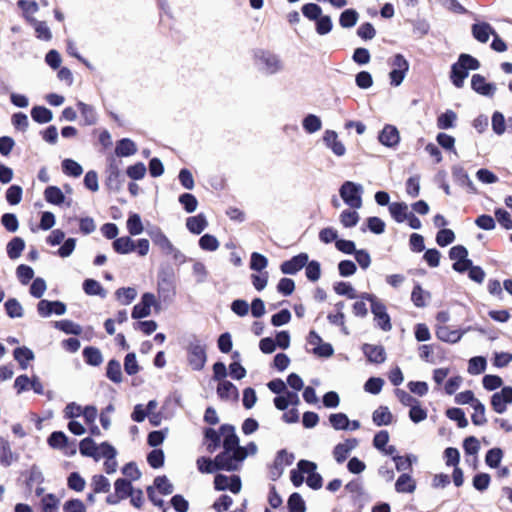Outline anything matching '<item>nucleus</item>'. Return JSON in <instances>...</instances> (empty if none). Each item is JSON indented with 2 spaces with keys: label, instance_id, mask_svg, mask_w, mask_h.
I'll return each instance as SVG.
<instances>
[{
  "label": "nucleus",
  "instance_id": "f257e3e1",
  "mask_svg": "<svg viewBox=\"0 0 512 512\" xmlns=\"http://www.w3.org/2000/svg\"><path fill=\"white\" fill-rule=\"evenodd\" d=\"M223 436V451L218 454V460L225 459L238 469L240 463L247 457L246 448L240 445L235 427L231 424H223L219 428Z\"/></svg>",
  "mask_w": 512,
  "mask_h": 512
},
{
  "label": "nucleus",
  "instance_id": "f03ea898",
  "mask_svg": "<svg viewBox=\"0 0 512 512\" xmlns=\"http://www.w3.org/2000/svg\"><path fill=\"white\" fill-rule=\"evenodd\" d=\"M479 68L480 62L477 58L467 53H461L457 61L451 65L450 80L456 88H462L469 71Z\"/></svg>",
  "mask_w": 512,
  "mask_h": 512
},
{
  "label": "nucleus",
  "instance_id": "7ed1b4c3",
  "mask_svg": "<svg viewBox=\"0 0 512 512\" xmlns=\"http://www.w3.org/2000/svg\"><path fill=\"white\" fill-rule=\"evenodd\" d=\"M254 60L259 72L266 76L275 75L284 69L280 56L268 50H255Z\"/></svg>",
  "mask_w": 512,
  "mask_h": 512
},
{
  "label": "nucleus",
  "instance_id": "20e7f679",
  "mask_svg": "<svg viewBox=\"0 0 512 512\" xmlns=\"http://www.w3.org/2000/svg\"><path fill=\"white\" fill-rule=\"evenodd\" d=\"M186 351L190 367L194 371L202 370L207 361L205 344L196 335H191L188 339Z\"/></svg>",
  "mask_w": 512,
  "mask_h": 512
},
{
  "label": "nucleus",
  "instance_id": "39448f33",
  "mask_svg": "<svg viewBox=\"0 0 512 512\" xmlns=\"http://www.w3.org/2000/svg\"><path fill=\"white\" fill-rule=\"evenodd\" d=\"M157 293L164 302H171L176 295L175 274L171 267H162L158 271Z\"/></svg>",
  "mask_w": 512,
  "mask_h": 512
},
{
  "label": "nucleus",
  "instance_id": "423d86ee",
  "mask_svg": "<svg viewBox=\"0 0 512 512\" xmlns=\"http://www.w3.org/2000/svg\"><path fill=\"white\" fill-rule=\"evenodd\" d=\"M362 193L363 186L352 181H345L339 189L342 200L353 209L362 207Z\"/></svg>",
  "mask_w": 512,
  "mask_h": 512
},
{
  "label": "nucleus",
  "instance_id": "0eeeda50",
  "mask_svg": "<svg viewBox=\"0 0 512 512\" xmlns=\"http://www.w3.org/2000/svg\"><path fill=\"white\" fill-rule=\"evenodd\" d=\"M197 469L203 474H212L216 471H236V466L232 465L230 461L225 459L218 460V455L214 459L206 456H201L196 460Z\"/></svg>",
  "mask_w": 512,
  "mask_h": 512
},
{
  "label": "nucleus",
  "instance_id": "6e6552de",
  "mask_svg": "<svg viewBox=\"0 0 512 512\" xmlns=\"http://www.w3.org/2000/svg\"><path fill=\"white\" fill-rule=\"evenodd\" d=\"M121 161L114 157L108 159V166L106 169L105 184L109 190L119 191L124 182V177L120 169Z\"/></svg>",
  "mask_w": 512,
  "mask_h": 512
},
{
  "label": "nucleus",
  "instance_id": "1a4fd4ad",
  "mask_svg": "<svg viewBox=\"0 0 512 512\" xmlns=\"http://www.w3.org/2000/svg\"><path fill=\"white\" fill-rule=\"evenodd\" d=\"M390 65L392 66L389 72L390 84L394 87H398L403 82L409 70V62L402 54H396L391 59Z\"/></svg>",
  "mask_w": 512,
  "mask_h": 512
},
{
  "label": "nucleus",
  "instance_id": "9d476101",
  "mask_svg": "<svg viewBox=\"0 0 512 512\" xmlns=\"http://www.w3.org/2000/svg\"><path fill=\"white\" fill-rule=\"evenodd\" d=\"M297 467L302 471V473H306L308 475L306 483L311 489L318 490L322 487L323 479L322 476L316 472V463L301 459L297 463Z\"/></svg>",
  "mask_w": 512,
  "mask_h": 512
},
{
  "label": "nucleus",
  "instance_id": "9b49d317",
  "mask_svg": "<svg viewBox=\"0 0 512 512\" xmlns=\"http://www.w3.org/2000/svg\"><path fill=\"white\" fill-rule=\"evenodd\" d=\"M295 457L294 454L288 453L285 449H281L277 452L274 459L273 465L270 468V477L272 480H277L281 477L285 466H290Z\"/></svg>",
  "mask_w": 512,
  "mask_h": 512
},
{
  "label": "nucleus",
  "instance_id": "f8f14e48",
  "mask_svg": "<svg viewBox=\"0 0 512 512\" xmlns=\"http://www.w3.org/2000/svg\"><path fill=\"white\" fill-rule=\"evenodd\" d=\"M156 305L155 295L153 293L146 292L141 296L140 302L133 307L131 316L133 319L148 317L151 314V307Z\"/></svg>",
  "mask_w": 512,
  "mask_h": 512
},
{
  "label": "nucleus",
  "instance_id": "ddd939ff",
  "mask_svg": "<svg viewBox=\"0 0 512 512\" xmlns=\"http://www.w3.org/2000/svg\"><path fill=\"white\" fill-rule=\"evenodd\" d=\"M507 404H512V387L504 386L501 391L495 392L491 396V406L498 414H503L507 409Z\"/></svg>",
  "mask_w": 512,
  "mask_h": 512
},
{
  "label": "nucleus",
  "instance_id": "4468645a",
  "mask_svg": "<svg viewBox=\"0 0 512 512\" xmlns=\"http://www.w3.org/2000/svg\"><path fill=\"white\" fill-rule=\"evenodd\" d=\"M307 263L308 254L302 252L293 256L291 259L282 262L280 265V270L283 274L295 275L300 270H302Z\"/></svg>",
  "mask_w": 512,
  "mask_h": 512
},
{
  "label": "nucleus",
  "instance_id": "2eb2a0df",
  "mask_svg": "<svg viewBox=\"0 0 512 512\" xmlns=\"http://www.w3.org/2000/svg\"><path fill=\"white\" fill-rule=\"evenodd\" d=\"M66 305L61 301H50L41 299L37 304V311L41 317H50L53 313L63 315L66 312Z\"/></svg>",
  "mask_w": 512,
  "mask_h": 512
},
{
  "label": "nucleus",
  "instance_id": "dca6fc26",
  "mask_svg": "<svg viewBox=\"0 0 512 512\" xmlns=\"http://www.w3.org/2000/svg\"><path fill=\"white\" fill-rule=\"evenodd\" d=\"M471 88L479 95L492 98L497 90L496 84L486 82L481 74H474L471 78Z\"/></svg>",
  "mask_w": 512,
  "mask_h": 512
},
{
  "label": "nucleus",
  "instance_id": "f3484780",
  "mask_svg": "<svg viewBox=\"0 0 512 512\" xmlns=\"http://www.w3.org/2000/svg\"><path fill=\"white\" fill-rule=\"evenodd\" d=\"M371 312L374 315V320L378 328L384 332H388L392 329L391 318L387 313L385 304L382 301L373 305V307H371Z\"/></svg>",
  "mask_w": 512,
  "mask_h": 512
},
{
  "label": "nucleus",
  "instance_id": "a211bd4d",
  "mask_svg": "<svg viewBox=\"0 0 512 512\" xmlns=\"http://www.w3.org/2000/svg\"><path fill=\"white\" fill-rule=\"evenodd\" d=\"M379 142L389 148L396 147L400 142V134L396 126L386 124L378 135Z\"/></svg>",
  "mask_w": 512,
  "mask_h": 512
},
{
  "label": "nucleus",
  "instance_id": "6ab92c4d",
  "mask_svg": "<svg viewBox=\"0 0 512 512\" xmlns=\"http://www.w3.org/2000/svg\"><path fill=\"white\" fill-rule=\"evenodd\" d=\"M146 232L152 242L163 252L167 253L168 251L174 250V245L159 227L153 226L150 229H147Z\"/></svg>",
  "mask_w": 512,
  "mask_h": 512
},
{
  "label": "nucleus",
  "instance_id": "aec40b11",
  "mask_svg": "<svg viewBox=\"0 0 512 512\" xmlns=\"http://www.w3.org/2000/svg\"><path fill=\"white\" fill-rule=\"evenodd\" d=\"M323 142L327 148H329L333 154L338 157H342L346 153L344 144L338 139V134L334 130H326L323 134Z\"/></svg>",
  "mask_w": 512,
  "mask_h": 512
},
{
  "label": "nucleus",
  "instance_id": "412c9836",
  "mask_svg": "<svg viewBox=\"0 0 512 512\" xmlns=\"http://www.w3.org/2000/svg\"><path fill=\"white\" fill-rule=\"evenodd\" d=\"M358 446L356 438L346 439L343 443H338L333 449V456L337 463H343L349 456L350 452Z\"/></svg>",
  "mask_w": 512,
  "mask_h": 512
},
{
  "label": "nucleus",
  "instance_id": "4be33fe9",
  "mask_svg": "<svg viewBox=\"0 0 512 512\" xmlns=\"http://www.w3.org/2000/svg\"><path fill=\"white\" fill-rule=\"evenodd\" d=\"M362 351L371 363L380 364L386 360V352L381 345H372L365 343L362 346Z\"/></svg>",
  "mask_w": 512,
  "mask_h": 512
},
{
  "label": "nucleus",
  "instance_id": "5701e85b",
  "mask_svg": "<svg viewBox=\"0 0 512 512\" xmlns=\"http://www.w3.org/2000/svg\"><path fill=\"white\" fill-rule=\"evenodd\" d=\"M471 327H468L466 330H450L447 326H439L436 330V336L439 340L446 343H457L461 340L464 333L468 330H471Z\"/></svg>",
  "mask_w": 512,
  "mask_h": 512
},
{
  "label": "nucleus",
  "instance_id": "b1692460",
  "mask_svg": "<svg viewBox=\"0 0 512 512\" xmlns=\"http://www.w3.org/2000/svg\"><path fill=\"white\" fill-rule=\"evenodd\" d=\"M217 395L221 400L238 401L239 392L237 387L230 381L224 380L218 383Z\"/></svg>",
  "mask_w": 512,
  "mask_h": 512
},
{
  "label": "nucleus",
  "instance_id": "393cba45",
  "mask_svg": "<svg viewBox=\"0 0 512 512\" xmlns=\"http://www.w3.org/2000/svg\"><path fill=\"white\" fill-rule=\"evenodd\" d=\"M473 37L480 43H486L490 35L495 33L494 28L487 22L474 23L471 27Z\"/></svg>",
  "mask_w": 512,
  "mask_h": 512
},
{
  "label": "nucleus",
  "instance_id": "a878e982",
  "mask_svg": "<svg viewBox=\"0 0 512 512\" xmlns=\"http://www.w3.org/2000/svg\"><path fill=\"white\" fill-rule=\"evenodd\" d=\"M18 458L19 456L12 452L8 440L0 436V464L4 467H9Z\"/></svg>",
  "mask_w": 512,
  "mask_h": 512
},
{
  "label": "nucleus",
  "instance_id": "bb28decb",
  "mask_svg": "<svg viewBox=\"0 0 512 512\" xmlns=\"http://www.w3.org/2000/svg\"><path fill=\"white\" fill-rule=\"evenodd\" d=\"M452 177L458 184L466 186L469 192L476 193V187L463 167L453 166Z\"/></svg>",
  "mask_w": 512,
  "mask_h": 512
},
{
  "label": "nucleus",
  "instance_id": "cd10ccee",
  "mask_svg": "<svg viewBox=\"0 0 512 512\" xmlns=\"http://www.w3.org/2000/svg\"><path fill=\"white\" fill-rule=\"evenodd\" d=\"M208 222L203 213H200L196 216H191L186 219V227L187 229L195 234H201L207 227Z\"/></svg>",
  "mask_w": 512,
  "mask_h": 512
},
{
  "label": "nucleus",
  "instance_id": "c85d7f7f",
  "mask_svg": "<svg viewBox=\"0 0 512 512\" xmlns=\"http://www.w3.org/2000/svg\"><path fill=\"white\" fill-rule=\"evenodd\" d=\"M77 107L81 113L84 121V125L92 126L98 121V115L95 108L92 105L86 104L82 101L77 102Z\"/></svg>",
  "mask_w": 512,
  "mask_h": 512
},
{
  "label": "nucleus",
  "instance_id": "c756f323",
  "mask_svg": "<svg viewBox=\"0 0 512 512\" xmlns=\"http://www.w3.org/2000/svg\"><path fill=\"white\" fill-rule=\"evenodd\" d=\"M137 152V146L129 138H122L116 143L115 154L118 157H129Z\"/></svg>",
  "mask_w": 512,
  "mask_h": 512
},
{
  "label": "nucleus",
  "instance_id": "7c9ffc66",
  "mask_svg": "<svg viewBox=\"0 0 512 512\" xmlns=\"http://www.w3.org/2000/svg\"><path fill=\"white\" fill-rule=\"evenodd\" d=\"M389 212L397 223H403L411 211L405 202H392L389 204Z\"/></svg>",
  "mask_w": 512,
  "mask_h": 512
},
{
  "label": "nucleus",
  "instance_id": "2f4dec72",
  "mask_svg": "<svg viewBox=\"0 0 512 512\" xmlns=\"http://www.w3.org/2000/svg\"><path fill=\"white\" fill-rule=\"evenodd\" d=\"M13 356L23 370L27 369L28 363L35 358L34 352L26 346L15 348Z\"/></svg>",
  "mask_w": 512,
  "mask_h": 512
},
{
  "label": "nucleus",
  "instance_id": "473e14b6",
  "mask_svg": "<svg viewBox=\"0 0 512 512\" xmlns=\"http://www.w3.org/2000/svg\"><path fill=\"white\" fill-rule=\"evenodd\" d=\"M416 489V482L408 473L401 474L395 483V490L398 493H413Z\"/></svg>",
  "mask_w": 512,
  "mask_h": 512
},
{
  "label": "nucleus",
  "instance_id": "72a5a7b5",
  "mask_svg": "<svg viewBox=\"0 0 512 512\" xmlns=\"http://www.w3.org/2000/svg\"><path fill=\"white\" fill-rule=\"evenodd\" d=\"M112 247L118 254H128L136 250L135 242L129 236H123L116 238Z\"/></svg>",
  "mask_w": 512,
  "mask_h": 512
},
{
  "label": "nucleus",
  "instance_id": "f704fd0d",
  "mask_svg": "<svg viewBox=\"0 0 512 512\" xmlns=\"http://www.w3.org/2000/svg\"><path fill=\"white\" fill-rule=\"evenodd\" d=\"M373 423L376 426H386L391 424L393 415L386 406H380L372 414Z\"/></svg>",
  "mask_w": 512,
  "mask_h": 512
},
{
  "label": "nucleus",
  "instance_id": "c9c22d12",
  "mask_svg": "<svg viewBox=\"0 0 512 512\" xmlns=\"http://www.w3.org/2000/svg\"><path fill=\"white\" fill-rule=\"evenodd\" d=\"M114 488L117 498L122 500L128 498L134 490L131 481L126 478H118L114 482Z\"/></svg>",
  "mask_w": 512,
  "mask_h": 512
},
{
  "label": "nucleus",
  "instance_id": "e433bc0d",
  "mask_svg": "<svg viewBox=\"0 0 512 512\" xmlns=\"http://www.w3.org/2000/svg\"><path fill=\"white\" fill-rule=\"evenodd\" d=\"M25 249V241L21 237L12 238L6 246L7 255L10 259L19 258Z\"/></svg>",
  "mask_w": 512,
  "mask_h": 512
},
{
  "label": "nucleus",
  "instance_id": "4c0bfd02",
  "mask_svg": "<svg viewBox=\"0 0 512 512\" xmlns=\"http://www.w3.org/2000/svg\"><path fill=\"white\" fill-rule=\"evenodd\" d=\"M31 117L35 122L45 124L53 119V113L47 107L37 105L31 109Z\"/></svg>",
  "mask_w": 512,
  "mask_h": 512
},
{
  "label": "nucleus",
  "instance_id": "58836bf2",
  "mask_svg": "<svg viewBox=\"0 0 512 512\" xmlns=\"http://www.w3.org/2000/svg\"><path fill=\"white\" fill-rule=\"evenodd\" d=\"M83 358L88 365L99 366L103 362L101 351L93 346H87L82 351Z\"/></svg>",
  "mask_w": 512,
  "mask_h": 512
},
{
  "label": "nucleus",
  "instance_id": "ea45409f",
  "mask_svg": "<svg viewBox=\"0 0 512 512\" xmlns=\"http://www.w3.org/2000/svg\"><path fill=\"white\" fill-rule=\"evenodd\" d=\"M45 200L53 205H61L65 202V195L57 186H48L44 191Z\"/></svg>",
  "mask_w": 512,
  "mask_h": 512
},
{
  "label": "nucleus",
  "instance_id": "a19ab883",
  "mask_svg": "<svg viewBox=\"0 0 512 512\" xmlns=\"http://www.w3.org/2000/svg\"><path fill=\"white\" fill-rule=\"evenodd\" d=\"M97 445L95 441L91 437H86L82 439L79 443V450L81 455L86 457H93L94 459H98L99 455L97 454Z\"/></svg>",
  "mask_w": 512,
  "mask_h": 512
},
{
  "label": "nucleus",
  "instance_id": "79ce46f5",
  "mask_svg": "<svg viewBox=\"0 0 512 512\" xmlns=\"http://www.w3.org/2000/svg\"><path fill=\"white\" fill-rule=\"evenodd\" d=\"M106 377L116 384L122 382L121 365L118 360L111 359L108 362L106 367Z\"/></svg>",
  "mask_w": 512,
  "mask_h": 512
},
{
  "label": "nucleus",
  "instance_id": "37998d69",
  "mask_svg": "<svg viewBox=\"0 0 512 512\" xmlns=\"http://www.w3.org/2000/svg\"><path fill=\"white\" fill-rule=\"evenodd\" d=\"M329 423L335 430L346 431L350 428V420L343 412L330 414Z\"/></svg>",
  "mask_w": 512,
  "mask_h": 512
},
{
  "label": "nucleus",
  "instance_id": "c03bdc74",
  "mask_svg": "<svg viewBox=\"0 0 512 512\" xmlns=\"http://www.w3.org/2000/svg\"><path fill=\"white\" fill-rule=\"evenodd\" d=\"M83 290L87 295L106 297V291L101 284L94 279H85L83 282Z\"/></svg>",
  "mask_w": 512,
  "mask_h": 512
},
{
  "label": "nucleus",
  "instance_id": "a18cd8bd",
  "mask_svg": "<svg viewBox=\"0 0 512 512\" xmlns=\"http://www.w3.org/2000/svg\"><path fill=\"white\" fill-rule=\"evenodd\" d=\"M358 19H359L358 12L353 8H349V9L344 10L340 14L339 24L342 28H352L356 25Z\"/></svg>",
  "mask_w": 512,
  "mask_h": 512
},
{
  "label": "nucleus",
  "instance_id": "49530a36",
  "mask_svg": "<svg viewBox=\"0 0 512 512\" xmlns=\"http://www.w3.org/2000/svg\"><path fill=\"white\" fill-rule=\"evenodd\" d=\"M115 297L122 305H129L136 299L137 291L133 287H122L116 290Z\"/></svg>",
  "mask_w": 512,
  "mask_h": 512
},
{
  "label": "nucleus",
  "instance_id": "de8ad7c7",
  "mask_svg": "<svg viewBox=\"0 0 512 512\" xmlns=\"http://www.w3.org/2000/svg\"><path fill=\"white\" fill-rule=\"evenodd\" d=\"M302 126L307 133L313 134L322 128V121L315 114H307L302 120Z\"/></svg>",
  "mask_w": 512,
  "mask_h": 512
},
{
  "label": "nucleus",
  "instance_id": "09e8293b",
  "mask_svg": "<svg viewBox=\"0 0 512 512\" xmlns=\"http://www.w3.org/2000/svg\"><path fill=\"white\" fill-rule=\"evenodd\" d=\"M127 230L130 235L137 236L144 231L142 220L139 214L131 213L126 222Z\"/></svg>",
  "mask_w": 512,
  "mask_h": 512
},
{
  "label": "nucleus",
  "instance_id": "8fccbe9b",
  "mask_svg": "<svg viewBox=\"0 0 512 512\" xmlns=\"http://www.w3.org/2000/svg\"><path fill=\"white\" fill-rule=\"evenodd\" d=\"M6 314L10 318H21L24 314V310L20 302L16 298H9L4 303Z\"/></svg>",
  "mask_w": 512,
  "mask_h": 512
},
{
  "label": "nucleus",
  "instance_id": "3c124183",
  "mask_svg": "<svg viewBox=\"0 0 512 512\" xmlns=\"http://www.w3.org/2000/svg\"><path fill=\"white\" fill-rule=\"evenodd\" d=\"M47 442L52 448L62 450L68 445V437L62 431H54L49 435Z\"/></svg>",
  "mask_w": 512,
  "mask_h": 512
},
{
  "label": "nucleus",
  "instance_id": "603ef678",
  "mask_svg": "<svg viewBox=\"0 0 512 512\" xmlns=\"http://www.w3.org/2000/svg\"><path fill=\"white\" fill-rule=\"evenodd\" d=\"M62 171L67 176L76 178L83 173V168L75 160L67 158L62 161Z\"/></svg>",
  "mask_w": 512,
  "mask_h": 512
},
{
  "label": "nucleus",
  "instance_id": "864d4df0",
  "mask_svg": "<svg viewBox=\"0 0 512 512\" xmlns=\"http://www.w3.org/2000/svg\"><path fill=\"white\" fill-rule=\"evenodd\" d=\"M487 361L483 356H474L470 358L468 363V373L471 375H479L486 370Z\"/></svg>",
  "mask_w": 512,
  "mask_h": 512
},
{
  "label": "nucleus",
  "instance_id": "5fc2aeb1",
  "mask_svg": "<svg viewBox=\"0 0 512 512\" xmlns=\"http://www.w3.org/2000/svg\"><path fill=\"white\" fill-rule=\"evenodd\" d=\"M204 436L207 440L210 441V443L207 445V450L210 453H213L217 448H219L221 444V432H217L213 428H206L204 431Z\"/></svg>",
  "mask_w": 512,
  "mask_h": 512
},
{
  "label": "nucleus",
  "instance_id": "6e6d98bb",
  "mask_svg": "<svg viewBox=\"0 0 512 512\" xmlns=\"http://www.w3.org/2000/svg\"><path fill=\"white\" fill-rule=\"evenodd\" d=\"M27 19H28V21H30L31 23H33L35 25L36 37L38 39H41L44 41L51 40L52 33H51L49 27L47 26L46 22L37 21L34 18H28V17H27Z\"/></svg>",
  "mask_w": 512,
  "mask_h": 512
},
{
  "label": "nucleus",
  "instance_id": "4d7b16f0",
  "mask_svg": "<svg viewBox=\"0 0 512 512\" xmlns=\"http://www.w3.org/2000/svg\"><path fill=\"white\" fill-rule=\"evenodd\" d=\"M54 326H55V328L63 331L66 334L80 335L82 332V328L80 325L74 323L71 320H67V319L56 321Z\"/></svg>",
  "mask_w": 512,
  "mask_h": 512
},
{
  "label": "nucleus",
  "instance_id": "13d9d810",
  "mask_svg": "<svg viewBox=\"0 0 512 512\" xmlns=\"http://www.w3.org/2000/svg\"><path fill=\"white\" fill-rule=\"evenodd\" d=\"M446 416L453 421L457 422L459 428H465L468 426V420L465 416L464 411L461 408H449L446 410Z\"/></svg>",
  "mask_w": 512,
  "mask_h": 512
},
{
  "label": "nucleus",
  "instance_id": "bf43d9fd",
  "mask_svg": "<svg viewBox=\"0 0 512 512\" xmlns=\"http://www.w3.org/2000/svg\"><path fill=\"white\" fill-rule=\"evenodd\" d=\"M287 506H288L289 512H305L306 511L305 502H304L302 496L297 492H294L289 496Z\"/></svg>",
  "mask_w": 512,
  "mask_h": 512
},
{
  "label": "nucleus",
  "instance_id": "052dcab7",
  "mask_svg": "<svg viewBox=\"0 0 512 512\" xmlns=\"http://www.w3.org/2000/svg\"><path fill=\"white\" fill-rule=\"evenodd\" d=\"M91 486L94 493H107L110 490V481L103 475H94Z\"/></svg>",
  "mask_w": 512,
  "mask_h": 512
},
{
  "label": "nucleus",
  "instance_id": "680f3d73",
  "mask_svg": "<svg viewBox=\"0 0 512 512\" xmlns=\"http://www.w3.org/2000/svg\"><path fill=\"white\" fill-rule=\"evenodd\" d=\"M457 115L452 110H446L437 119V126L439 129H449L454 127Z\"/></svg>",
  "mask_w": 512,
  "mask_h": 512
},
{
  "label": "nucleus",
  "instance_id": "e2e57ef3",
  "mask_svg": "<svg viewBox=\"0 0 512 512\" xmlns=\"http://www.w3.org/2000/svg\"><path fill=\"white\" fill-rule=\"evenodd\" d=\"M472 407L474 409V413L471 416L472 423L476 426L484 425L487 422L484 404L478 400Z\"/></svg>",
  "mask_w": 512,
  "mask_h": 512
},
{
  "label": "nucleus",
  "instance_id": "0e129e2a",
  "mask_svg": "<svg viewBox=\"0 0 512 512\" xmlns=\"http://www.w3.org/2000/svg\"><path fill=\"white\" fill-rule=\"evenodd\" d=\"M359 214L356 211L345 209L340 214V222L346 228H352L359 222Z\"/></svg>",
  "mask_w": 512,
  "mask_h": 512
},
{
  "label": "nucleus",
  "instance_id": "69168bd1",
  "mask_svg": "<svg viewBox=\"0 0 512 512\" xmlns=\"http://www.w3.org/2000/svg\"><path fill=\"white\" fill-rule=\"evenodd\" d=\"M503 458V451L500 448H491L487 451L485 462L490 468H497Z\"/></svg>",
  "mask_w": 512,
  "mask_h": 512
},
{
  "label": "nucleus",
  "instance_id": "338daca9",
  "mask_svg": "<svg viewBox=\"0 0 512 512\" xmlns=\"http://www.w3.org/2000/svg\"><path fill=\"white\" fill-rule=\"evenodd\" d=\"M161 494L170 495L174 491L173 484L168 480L165 475L157 476L154 479V486Z\"/></svg>",
  "mask_w": 512,
  "mask_h": 512
},
{
  "label": "nucleus",
  "instance_id": "774afa93",
  "mask_svg": "<svg viewBox=\"0 0 512 512\" xmlns=\"http://www.w3.org/2000/svg\"><path fill=\"white\" fill-rule=\"evenodd\" d=\"M63 512H87V509L82 500L72 498L63 504Z\"/></svg>",
  "mask_w": 512,
  "mask_h": 512
}]
</instances>
